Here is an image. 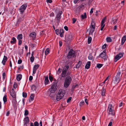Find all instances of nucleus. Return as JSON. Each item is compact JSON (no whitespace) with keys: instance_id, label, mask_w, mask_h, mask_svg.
<instances>
[{"instance_id":"nucleus-1","label":"nucleus","mask_w":126,"mask_h":126,"mask_svg":"<svg viewBox=\"0 0 126 126\" xmlns=\"http://www.w3.org/2000/svg\"><path fill=\"white\" fill-rule=\"evenodd\" d=\"M71 72H68L67 74V76L66 77L64 83V87L67 88L70 85L72 81L71 77L69 75H70Z\"/></svg>"},{"instance_id":"nucleus-2","label":"nucleus","mask_w":126,"mask_h":126,"mask_svg":"<svg viewBox=\"0 0 126 126\" xmlns=\"http://www.w3.org/2000/svg\"><path fill=\"white\" fill-rule=\"evenodd\" d=\"M121 72L119 71H118L117 73V74L115 76L113 79L112 81V83H114L115 84H117L120 81L122 75H121Z\"/></svg>"},{"instance_id":"nucleus-3","label":"nucleus","mask_w":126,"mask_h":126,"mask_svg":"<svg viewBox=\"0 0 126 126\" xmlns=\"http://www.w3.org/2000/svg\"><path fill=\"white\" fill-rule=\"evenodd\" d=\"M65 94V91L62 89H60L56 95V100L58 101L61 99Z\"/></svg>"},{"instance_id":"nucleus-4","label":"nucleus","mask_w":126,"mask_h":126,"mask_svg":"<svg viewBox=\"0 0 126 126\" xmlns=\"http://www.w3.org/2000/svg\"><path fill=\"white\" fill-rule=\"evenodd\" d=\"M62 13V12L61 11H59L57 14L56 15L55 18L56 21V22L57 24V25L60 22V19H61V15Z\"/></svg>"},{"instance_id":"nucleus-5","label":"nucleus","mask_w":126,"mask_h":126,"mask_svg":"<svg viewBox=\"0 0 126 126\" xmlns=\"http://www.w3.org/2000/svg\"><path fill=\"white\" fill-rule=\"evenodd\" d=\"M57 85V83L55 82L53 83L51 88L49 89L51 93H54L57 90V89L56 87Z\"/></svg>"},{"instance_id":"nucleus-6","label":"nucleus","mask_w":126,"mask_h":126,"mask_svg":"<svg viewBox=\"0 0 126 126\" xmlns=\"http://www.w3.org/2000/svg\"><path fill=\"white\" fill-rule=\"evenodd\" d=\"M75 55V52L73 49H71L67 56L68 59H71L73 58Z\"/></svg>"},{"instance_id":"nucleus-7","label":"nucleus","mask_w":126,"mask_h":126,"mask_svg":"<svg viewBox=\"0 0 126 126\" xmlns=\"http://www.w3.org/2000/svg\"><path fill=\"white\" fill-rule=\"evenodd\" d=\"M56 34L57 35L60 34L61 37H63V36L64 30L63 29H60L59 30V29H56L55 30Z\"/></svg>"},{"instance_id":"nucleus-8","label":"nucleus","mask_w":126,"mask_h":126,"mask_svg":"<svg viewBox=\"0 0 126 126\" xmlns=\"http://www.w3.org/2000/svg\"><path fill=\"white\" fill-rule=\"evenodd\" d=\"M112 104H109L108 105V110L109 111V114H111L113 116L115 115V112L114 110L112 109Z\"/></svg>"},{"instance_id":"nucleus-9","label":"nucleus","mask_w":126,"mask_h":126,"mask_svg":"<svg viewBox=\"0 0 126 126\" xmlns=\"http://www.w3.org/2000/svg\"><path fill=\"white\" fill-rule=\"evenodd\" d=\"M65 39H73L74 36L73 33L70 32L69 33L66 34L65 36Z\"/></svg>"},{"instance_id":"nucleus-10","label":"nucleus","mask_w":126,"mask_h":126,"mask_svg":"<svg viewBox=\"0 0 126 126\" xmlns=\"http://www.w3.org/2000/svg\"><path fill=\"white\" fill-rule=\"evenodd\" d=\"M124 54V53L123 52H122V53H120L116 55L114 58V61L115 62H116L123 56Z\"/></svg>"},{"instance_id":"nucleus-11","label":"nucleus","mask_w":126,"mask_h":126,"mask_svg":"<svg viewBox=\"0 0 126 126\" xmlns=\"http://www.w3.org/2000/svg\"><path fill=\"white\" fill-rule=\"evenodd\" d=\"M100 56L104 59L105 60H107L106 58V50L104 49L103 51L99 55Z\"/></svg>"},{"instance_id":"nucleus-12","label":"nucleus","mask_w":126,"mask_h":126,"mask_svg":"<svg viewBox=\"0 0 126 126\" xmlns=\"http://www.w3.org/2000/svg\"><path fill=\"white\" fill-rule=\"evenodd\" d=\"M10 94L12 97V98H16V92L14 91L13 88L10 91Z\"/></svg>"},{"instance_id":"nucleus-13","label":"nucleus","mask_w":126,"mask_h":126,"mask_svg":"<svg viewBox=\"0 0 126 126\" xmlns=\"http://www.w3.org/2000/svg\"><path fill=\"white\" fill-rule=\"evenodd\" d=\"M23 121H24V125H26L29 121V119L28 117L26 116L24 119Z\"/></svg>"},{"instance_id":"nucleus-14","label":"nucleus","mask_w":126,"mask_h":126,"mask_svg":"<svg viewBox=\"0 0 126 126\" xmlns=\"http://www.w3.org/2000/svg\"><path fill=\"white\" fill-rule=\"evenodd\" d=\"M95 29L90 27L89 29L87 31H89V33L90 35H91L92 36L93 32L95 31Z\"/></svg>"},{"instance_id":"nucleus-15","label":"nucleus","mask_w":126,"mask_h":126,"mask_svg":"<svg viewBox=\"0 0 126 126\" xmlns=\"http://www.w3.org/2000/svg\"><path fill=\"white\" fill-rule=\"evenodd\" d=\"M29 36L32 38V39H35L36 37V33L34 32L31 33L29 35Z\"/></svg>"},{"instance_id":"nucleus-16","label":"nucleus","mask_w":126,"mask_h":126,"mask_svg":"<svg viewBox=\"0 0 126 126\" xmlns=\"http://www.w3.org/2000/svg\"><path fill=\"white\" fill-rule=\"evenodd\" d=\"M12 102L13 106L15 107L17 103L16 98H12Z\"/></svg>"},{"instance_id":"nucleus-17","label":"nucleus","mask_w":126,"mask_h":126,"mask_svg":"<svg viewBox=\"0 0 126 126\" xmlns=\"http://www.w3.org/2000/svg\"><path fill=\"white\" fill-rule=\"evenodd\" d=\"M90 27L95 29V24L94 21L93 20L91 21V25Z\"/></svg>"},{"instance_id":"nucleus-18","label":"nucleus","mask_w":126,"mask_h":126,"mask_svg":"<svg viewBox=\"0 0 126 126\" xmlns=\"http://www.w3.org/2000/svg\"><path fill=\"white\" fill-rule=\"evenodd\" d=\"M101 92L102 95L103 96H105V94L106 92V90L104 86L102 88V89L101 90Z\"/></svg>"},{"instance_id":"nucleus-19","label":"nucleus","mask_w":126,"mask_h":126,"mask_svg":"<svg viewBox=\"0 0 126 126\" xmlns=\"http://www.w3.org/2000/svg\"><path fill=\"white\" fill-rule=\"evenodd\" d=\"M7 58L5 56H4L2 62V64L4 65L5 64V63L7 61Z\"/></svg>"},{"instance_id":"nucleus-20","label":"nucleus","mask_w":126,"mask_h":126,"mask_svg":"<svg viewBox=\"0 0 126 126\" xmlns=\"http://www.w3.org/2000/svg\"><path fill=\"white\" fill-rule=\"evenodd\" d=\"M91 65V62L90 61H88L85 65V68L86 69H88L90 68Z\"/></svg>"},{"instance_id":"nucleus-21","label":"nucleus","mask_w":126,"mask_h":126,"mask_svg":"<svg viewBox=\"0 0 126 126\" xmlns=\"http://www.w3.org/2000/svg\"><path fill=\"white\" fill-rule=\"evenodd\" d=\"M27 6V4L26 3L22 5L20 8L22 9L23 10H25Z\"/></svg>"},{"instance_id":"nucleus-22","label":"nucleus","mask_w":126,"mask_h":126,"mask_svg":"<svg viewBox=\"0 0 126 126\" xmlns=\"http://www.w3.org/2000/svg\"><path fill=\"white\" fill-rule=\"evenodd\" d=\"M49 83V81L48 79V76H47L45 77V85H46Z\"/></svg>"},{"instance_id":"nucleus-23","label":"nucleus","mask_w":126,"mask_h":126,"mask_svg":"<svg viewBox=\"0 0 126 126\" xmlns=\"http://www.w3.org/2000/svg\"><path fill=\"white\" fill-rule=\"evenodd\" d=\"M34 94H31L30 99L29 100V101L30 102L34 100Z\"/></svg>"},{"instance_id":"nucleus-24","label":"nucleus","mask_w":126,"mask_h":126,"mask_svg":"<svg viewBox=\"0 0 126 126\" xmlns=\"http://www.w3.org/2000/svg\"><path fill=\"white\" fill-rule=\"evenodd\" d=\"M22 78V75L21 74H18L16 77V79L17 81H20Z\"/></svg>"},{"instance_id":"nucleus-25","label":"nucleus","mask_w":126,"mask_h":126,"mask_svg":"<svg viewBox=\"0 0 126 126\" xmlns=\"http://www.w3.org/2000/svg\"><path fill=\"white\" fill-rule=\"evenodd\" d=\"M69 67V66L68 65H66L64 66L63 68V70L67 72Z\"/></svg>"},{"instance_id":"nucleus-26","label":"nucleus","mask_w":126,"mask_h":126,"mask_svg":"<svg viewBox=\"0 0 126 126\" xmlns=\"http://www.w3.org/2000/svg\"><path fill=\"white\" fill-rule=\"evenodd\" d=\"M80 10H81L78 7L77 8H75L74 9V11L77 14L79 13Z\"/></svg>"},{"instance_id":"nucleus-27","label":"nucleus","mask_w":126,"mask_h":126,"mask_svg":"<svg viewBox=\"0 0 126 126\" xmlns=\"http://www.w3.org/2000/svg\"><path fill=\"white\" fill-rule=\"evenodd\" d=\"M66 72L62 70L61 74V77L62 78H64L66 76Z\"/></svg>"},{"instance_id":"nucleus-28","label":"nucleus","mask_w":126,"mask_h":126,"mask_svg":"<svg viewBox=\"0 0 126 126\" xmlns=\"http://www.w3.org/2000/svg\"><path fill=\"white\" fill-rule=\"evenodd\" d=\"M87 17L86 15V13H84V15H82L81 16V18L82 19H84L86 18Z\"/></svg>"},{"instance_id":"nucleus-29","label":"nucleus","mask_w":126,"mask_h":126,"mask_svg":"<svg viewBox=\"0 0 126 126\" xmlns=\"http://www.w3.org/2000/svg\"><path fill=\"white\" fill-rule=\"evenodd\" d=\"M81 64V61H79L78 63L76 65V68H78L79 67L80 65Z\"/></svg>"},{"instance_id":"nucleus-30","label":"nucleus","mask_w":126,"mask_h":126,"mask_svg":"<svg viewBox=\"0 0 126 126\" xmlns=\"http://www.w3.org/2000/svg\"><path fill=\"white\" fill-rule=\"evenodd\" d=\"M112 23L111 24H116L117 22V19H114L113 18L112 19Z\"/></svg>"},{"instance_id":"nucleus-31","label":"nucleus","mask_w":126,"mask_h":126,"mask_svg":"<svg viewBox=\"0 0 126 126\" xmlns=\"http://www.w3.org/2000/svg\"><path fill=\"white\" fill-rule=\"evenodd\" d=\"M7 95L5 94L4 95L3 98V100L4 102V103H5L7 101Z\"/></svg>"},{"instance_id":"nucleus-32","label":"nucleus","mask_w":126,"mask_h":126,"mask_svg":"<svg viewBox=\"0 0 126 126\" xmlns=\"http://www.w3.org/2000/svg\"><path fill=\"white\" fill-rule=\"evenodd\" d=\"M49 51L50 50L49 48H47L45 51V54L46 55H48L49 52Z\"/></svg>"},{"instance_id":"nucleus-33","label":"nucleus","mask_w":126,"mask_h":126,"mask_svg":"<svg viewBox=\"0 0 126 126\" xmlns=\"http://www.w3.org/2000/svg\"><path fill=\"white\" fill-rule=\"evenodd\" d=\"M39 67V65L38 64H35L34 67L33 69L37 70Z\"/></svg>"},{"instance_id":"nucleus-34","label":"nucleus","mask_w":126,"mask_h":126,"mask_svg":"<svg viewBox=\"0 0 126 126\" xmlns=\"http://www.w3.org/2000/svg\"><path fill=\"white\" fill-rule=\"evenodd\" d=\"M22 34L18 35L17 36V39H22Z\"/></svg>"},{"instance_id":"nucleus-35","label":"nucleus","mask_w":126,"mask_h":126,"mask_svg":"<svg viewBox=\"0 0 126 126\" xmlns=\"http://www.w3.org/2000/svg\"><path fill=\"white\" fill-rule=\"evenodd\" d=\"M103 65V64L98 63L97 64L96 67L98 68H100Z\"/></svg>"},{"instance_id":"nucleus-36","label":"nucleus","mask_w":126,"mask_h":126,"mask_svg":"<svg viewBox=\"0 0 126 126\" xmlns=\"http://www.w3.org/2000/svg\"><path fill=\"white\" fill-rule=\"evenodd\" d=\"M120 37V35H116L113 36L112 37V38L113 39H117L119 38V37Z\"/></svg>"},{"instance_id":"nucleus-37","label":"nucleus","mask_w":126,"mask_h":126,"mask_svg":"<svg viewBox=\"0 0 126 126\" xmlns=\"http://www.w3.org/2000/svg\"><path fill=\"white\" fill-rule=\"evenodd\" d=\"M106 17H104L102 19L101 21V24H104V23L105 22V20H106Z\"/></svg>"},{"instance_id":"nucleus-38","label":"nucleus","mask_w":126,"mask_h":126,"mask_svg":"<svg viewBox=\"0 0 126 126\" xmlns=\"http://www.w3.org/2000/svg\"><path fill=\"white\" fill-rule=\"evenodd\" d=\"M19 10L20 11V13L21 14H23L25 10H23L22 9L19 8Z\"/></svg>"},{"instance_id":"nucleus-39","label":"nucleus","mask_w":126,"mask_h":126,"mask_svg":"<svg viewBox=\"0 0 126 126\" xmlns=\"http://www.w3.org/2000/svg\"><path fill=\"white\" fill-rule=\"evenodd\" d=\"M36 86H35L33 85H32L31 87V89L32 91H34L36 89Z\"/></svg>"},{"instance_id":"nucleus-40","label":"nucleus","mask_w":126,"mask_h":126,"mask_svg":"<svg viewBox=\"0 0 126 126\" xmlns=\"http://www.w3.org/2000/svg\"><path fill=\"white\" fill-rule=\"evenodd\" d=\"M85 104V103L84 101H81L79 103V106L81 107L83 105H84Z\"/></svg>"},{"instance_id":"nucleus-41","label":"nucleus","mask_w":126,"mask_h":126,"mask_svg":"<svg viewBox=\"0 0 126 126\" xmlns=\"http://www.w3.org/2000/svg\"><path fill=\"white\" fill-rule=\"evenodd\" d=\"M22 96L23 97L26 98L27 96V94L26 92H23L22 93Z\"/></svg>"},{"instance_id":"nucleus-42","label":"nucleus","mask_w":126,"mask_h":126,"mask_svg":"<svg viewBox=\"0 0 126 126\" xmlns=\"http://www.w3.org/2000/svg\"><path fill=\"white\" fill-rule=\"evenodd\" d=\"M88 58L89 60H92L93 59V56L91 54H90L88 57Z\"/></svg>"},{"instance_id":"nucleus-43","label":"nucleus","mask_w":126,"mask_h":126,"mask_svg":"<svg viewBox=\"0 0 126 126\" xmlns=\"http://www.w3.org/2000/svg\"><path fill=\"white\" fill-rule=\"evenodd\" d=\"M34 59V56H31L30 58V60L32 63L33 62Z\"/></svg>"},{"instance_id":"nucleus-44","label":"nucleus","mask_w":126,"mask_h":126,"mask_svg":"<svg viewBox=\"0 0 126 126\" xmlns=\"http://www.w3.org/2000/svg\"><path fill=\"white\" fill-rule=\"evenodd\" d=\"M62 70V69L60 68H59L58 69V71L57 72V73L59 74H60L61 72V71Z\"/></svg>"},{"instance_id":"nucleus-45","label":"nucleus","mask_w":126,"mask_h":126,"mask_svg":"<svg viewBox=\"0 0 126 126\" xmlns=\"http://www.w3.org/2000/svg\"><path fill=\"white\" fill-rule=\"evenodd\" d=\"M29 114V112L28 110H25V111L24 115L25 116H27Z\"/></svg>"},{"instance_id":"nucleus-46","label":"nucleus","mask_w":126,"mask_h":126,"mask_svg":"<svg viewBox=\"0 0 126 126\" xmlns=\"http://www.w3.org/2000/svg\"><path fill=\"white\" fill-rule=\"evenodd\" d=\"M34 126H38L39 123L37 121H35L34 123Z\"/></svg>"},{"instance_id":"nucleus-47","label":"nucleus","mask_w":126,"mask_h":126,"mask_svg":"<svg viewBox=\"0 0 126 126\" xmlns=\"http://www.w3.org/2000/svg\"><path fill=\"white\" fill-rule=\"evenodd\" d=\"M16 40H13L10 41V43L11 44H15L16 42Z\"/></svg>"},{"instance_id":"nucleus-48","label":"nucleus","mask_w":126,"mask_h":126,"mask_svg":"<svg viewBox=\"0 0 126 126\" xmlns=\"http://www.w3.org/2000/svg\"><path fill=\"white\" fill-rule=\"evenodd\" d=\"M17 83H16L15 82L13 86V88L15 89H16L17 87Z\"/></svg>"},{"instance_id":"nucleus-49","label":"nucleus","mask_w":126,"mask_h":126,"mask_svg":"<svg viewBox=\"0 0 126 126\" xmlns=\"http://www.w3.org/2000/svg\"><path fill=\"white\" fill-rule=\"evenodd\" d=\"M72 99V97H69L68 99L67 100V103H68L69 102H70L71 101V100Z\"/></svg>"},{"instance_id":"nucleus-50","label":"nucleus","mask_w":126,"mask_h":126,"mask_svg":"<svg viewBox=\"0 0 126 126\" xmlns=\"http://www.w3.org/2000/svg\"><path fill=\"white\" fill-rule=\"evenodd\" d=\"M53 78L51 76H49V79L50 82H52L53 79Z\"/></svg>"},{"instance_id":"nucleus-51","label":"nucleus","mask_w":126,"mask_h":126,"mask_svg":"<svg viewBox=\"0 0 126 126\" xmlns=\"http://www.w3.org/2000/svg\"><path fill=\"white\" fill-rule=\"evenodd\" d=\"M2 78L3 79H4L6 77V74L4 72L2 74Z\"/></svg>"},{"instance_id":"nucleus-52","label":"nucleus","mask_w":126,"mask_h":126,"mask_svg":"<svg viewBox=\"0 0 126 126\" xmlns=\"http://www.w3.org/2000/svg\"><path fill=\"white\" fill-rule=\"evenodd\" d=\"M73 21L72 23L74 24L77 20V19L75 18H73L72 19Z\"/></svg>"},{"instance_id":"nucleus-53","label":"nucleus","mask_w":126,"mask_h":126,"mask_svg":"<svg viewBox=\"0 0 126 126\" xmlns=\"http://www.w3.org/2000/svg\"><path fill=\"white\" fill-rule=\"evenodd\" d=\"M84 6V5L83 4H81L78 7L81 10V9Z\"/></svg>"},{"instance_id":"nucleus-54","label":"nucleus","mask_w":126,"mask_h":126,"mask_svg":"<svg viewBox=\"0 0 126 126\" xmlns=\"http://www.w3.org/2000/svg\"><path fill=\"white\" fill-rule=\"evenodd\" d=\"M55 16V14L54 13L52 12V13H50V17H54Z\"/></svg>"},{"instance_id":"nucleus-55","label":"nucleus","mask_w":126,"mask_h":126,"mask_svg":"<svg viewBox=\"0 0 126 126\" xmlns=\"http://www.w3.org/2000/svg\"><path fill=\"white\" fill-rule=\"evenodd\" d=\"M50 92L49 93V95L50 97H51L52 98L53 97L54 94H52Z\"/></svg>"},{"instance_id":"nucleus-56","label":"nucleus","mask_w":126,"mask_h":126,"mask_svg":"<svg viewBox=\"0 0 126 126\" xmlns=\"http://www.w3.org/2000/svg\"><path fill=\"white\" fill-rule=\"evenodd\" d=\"M24 65H22L21 66H20L18 68V70H19L20 69V68H21L22 69H23L24 68Z\"/></svg>"},{"instance_id":"nucleus-57","label":"nucleus","mask_w":126,"mask_h":126,"mask_svg":"<svg viewBox=\"0 0 126 126\" xmlns=\"http://www.w3.org/2000/svg\"><path fill=\"white\" fill-rule=\"evenodd\" d=\"M107 45L106 44H104L102 47V48L103 49H104L106 47Z\"/></svg>"},{"instance_id":"nucleus-58","label":"nucleus","mask_w":126,"mask_h":126,"mask_svg":"<svg viewBox=\"0 0 126 126\" xmlns=\"http://www.w3.org/2000/svg\"><path fill=\"white\" fill-rule=\"evenodd\" d=\"M92 36L91 35H90L89 33V35L88 37V39H92L91 36H92Z\"/></svg>"},{"instance_id":"nucleus-59","label":"nucleus","mask_w":126,"mask_h":126,"mask_svg":"<svg viewBox=\"0 0 126 126\" xmlns=\"http://www.w3.org/2000/svg\"><path fill=\"white\" fill-rule=\"evenodd\" d=\"M22 62V60L21 59H19L17 63L19 64L21 63Z\"/></svg>"},{"instance_id":"nucleus-60","label":"nucleus","mask_w":126,"mask_h":126,"mask_svg":"<svg viewBox=\"0 0 126 126\" xmlns=\"http://www.w3.org/2000/svg\"><path fill=\"white\" fill-rule=\"evenodd\" d=\"M46 2L47 3H51L52 2V0H46Z\"/></svg>"},{"instance_id":"nucleus-61","label":"nucleus","mask_w":126,"mask_h":126,"mask_svg":"<svg viewBox=\"0 0 126 126\" xmlns=\"http://www.w3.org/2000/svg\"><path fill=\"white\" fill-rule=\"evenodd\" d=\"M59 46L60 47H61L62 46L63 44V43L61 41H59Z\"/></svg>"},{"instance_id":"nucleus-62","label":"nucleus","mask_w":126,"mask_h":126,"mask_svg":"<svg viewBox=\"0 0 126 126\" xmlns=\"http://www.w3.org/2000/svg\"><path fill=\"white\" fill-rule=\"evenodd\" d=\"M85 101L86 104L87 105L88 104V100L86 98H85Z\"/></svg>"},{"instance_id":"nucleus-63","label":"nucleus","mask_w":126,"mask_h":126,"mask_svg":"<svg viewBox=\"0 0 126 126\" xmlns=\"http://www.w3.org/2000/svg\"><path fill=\"white\" fill-rule=\"evenodd\" d=\"M33 79V77L32 76H30L29 78V80L30 81H31Z\"/></svg>"},{"instance_id":"nucleus-64","label":"nucleus","mask_w":126,"mask_h":126,"mask_svg":"<svg viewBox=\"0 0 126 126\" xmlns=\"http://www.w3.org/2000/svg\"><path fill=\"white\" fill-rule=\"evenodd\" d=\"M94 9L93 8H92L91 9V10L90 12V14H92L93 12V10Z\"/></svg>"}]
</instances>
